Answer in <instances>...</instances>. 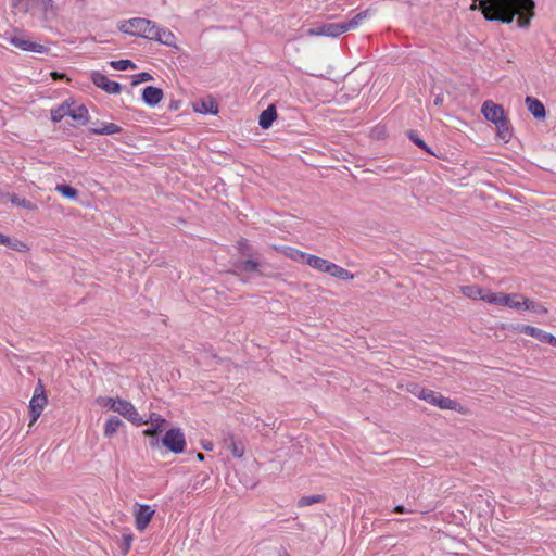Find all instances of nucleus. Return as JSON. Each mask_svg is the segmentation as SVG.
Instances as JSON below:
<instances>
[{"instance_id":"1","label":"nucleus","mask_w":556,"mask_h":556,"mask_svg":"<svg viewBox=\"0 0 556 556\" xmlns=\"http://www.w3.org/2000/svg\"><path fill=\"white\" fill-rule=\"evenodd\" d=\"M535 3L533 0H480L479 9L485 20L511 23L519 15L518 26L526 28L534 16Z\"/></svg>"},{"instance_id":"2","label":"nucleus","mask_w":556,"mask_h":556,"mask_svg":"<svg viewBox=\"0 0 556 556\" xmlns=\"http://www.w3.org/2000/svg\"><path fill=\"white\" fill-rule=\"evenodd\" d=\"M370 16V11L366 10L356 14L349 22L323 24L307 30V35L312 37H338L341 34L356 28L364 20Z\"/></svg>"},{"instance_id":"3","label":"nucleus","mask_w":556,"mask_h":556,"mask_svg":"<svg viewBox=\"0 0 556 556\" xmlns=\"http://www.w3.org/2000/svg\"><path fill=\"white\" fill-rule=\"evenodd\" d=\"M306 265L318 273L327 274L339 280H353L354 275L348 269L317 255L309 254Z\"/></svg>"},{"instance_id":"4","label":"nucleus","mask_w":556,"mask_h":556,"mask_svg":"<svg viewBox=\"0 0 556 556\" xmlns=\"http://www.w3.org/2000/svg\"><path fill=\"white\" fill-rule=\"evenodd\" d=\"M65 116L85 125L88 122V110L84 105L65 102L51 111V119L55 123L62 121Z\"/></svg>"},{"instance_id":"5","label":"nucleus","mask_w":556,"mask_h":556,"mask_svg":"<svg viewBox=\"0 0 556 556\" xmlns=\"http://www.w3.org/2000/svg\"><path fill=\"white\" fill-rule=\"evenodd\" d=\"M419 399H422L429 404L438 406L441 409H451L460 414L467 413V409L457 401L445 397L441 393L429 389H421L419 391Z\"/></svg>"},{"instance_id":"6","label":"nucleus","mask_w":556,"mask_h":556,"mask_svg":"<svg viewBox=\"0 0 556 556\" xmlns=\"http://www.w3.org/2000/svg\"><path fill=\"white\" fill-rule=\"evenodd\" d=\"M152 24L150 20L141 18V17H135L127 21H123L118 29L127 35L130 36H138L146 39H149L150 31L152 29Z\"/></svg>"},{"instance_id":"7","label":"nucleus","mask_w":556,"mask_h":556,"mask_svg":"<svg viewBox=\"0 0 556 556\" xmlns=\"http://www.w3.org/2000/svg\"><path fill=\"white\" fill-rule=\"evenodd\" d=\"M521 293H504V292H491L488 291L484 302L495 305L509 307L515 311H521V303L523 300Z\"/></svg>"},{"instance_id":"8","label":"nucleus","mask_w":556,"mask_h":556,"mask_svg":"<svg viewBox=\"0 0 556 556\" xmlns=\"http://www.w3.org/2000/svg\"><path fill=\"white\" fill-rule=\"evenodd\" d=\"M4 39L14 48L24 52H33L37 54H43L48 52L47 47H45L43 45L35 42L27 36L16 31L9 36H4Z\"/></svg>"},{"instance_id":"9","label":"nucleus","mask_w":556,"mask_h":556,"mask_svg":"<svg viewBox=\"0 0 556 556\" xmlns=\"http://www.w3.org/2000/svg\"><path fill=\"white\" fill-rule=\"evenodd\" d=\"M47 404L48 397L45 392V387L39 382L34 390V394L28 405L30 414L29 427H31L38 420Z\"/></svg>"},{"instance_id":"10","label":"nucleus","mask_w":556,"mask_h":556,"mask_svg":"<svg viewBox=\"0 0 556 556\" xmlns=\"http://www.w3.org/2000/svg\"><path fill=\"white\" fill-rule=\"evenodd\" d=\"M114 413L121 415L135 426H141L146 419L138 413L137 408L128 401L118 397Z\"/></svg>"},{"instance_id":"11","label":"nucleus","mask_w":556,"mask_h":556,"mask_svg":"<svg viewBox=\"0 0 556 556\" xmlns=\"http://www.w3.org/2000/svg\"><path fill=\"white\" fill-rule=\"evenodd\" d=\"M162 444L174 454H181L186 446L185 435L178 428L166 431L162 439Z\"/></svg>"},{"instance_id":"12","label":"nucleus","mask_w":556,"mask_h":556,"mask_svg":"<svg viewBox=\"0 0 556 556\" xmlns=\"http://www.w3.org/2000/svg\"><path fill=\"white\" fill-rule=\"evenodd\" d=\"M155 515V509L149 504H136L134 509L135 527L138 531H144Z\"/></svg>"},{"instance_id":"13","label":"nucleus","mask_w":556,"mask_h":556,"mask_svg":"<svg viewBox=\"0 0 556 556\" xmlns=\"http://www.w3.org/2000/svg\"><path fill=\"white\" fill-rule=\"evenodd\" d=\"M91 81L109 94H118L122 87L118 83L110 80L104 74L93 71L90 74Z\"/></svg>"},{"instance_id":"14","label":"nucleus","mask_w":556,"mask_h":556,"mask_svg":"<svg viewBox=\"0 0 556 556\" xmlns=\"http://www.w3.org/2000/svg\"><path fill=\"white\" fill-rule=\"evenodd\" d=\"M149 40H154L162 45L177 48L175 35L168 29L156 26L154 23L152 24Z\"/></svg>"},{"instance_id":"15","label":"nucleus","mask_w":556,"mask_h":556,"mask_svg":"<svg viewBox=\"0 0 556 556\" xmlns=\"http://www.w3.org/2000/svg\"><path fill=\"white\" fill-rule=\"evenodd\" d=\"M481 112L485 119L494 124H498L500 122L506 118L503 106L500 104H495L491 100H488L482 104Z\"/></svg>"},{"instance_id":"16","label":"nucleus","mask_w":556,"mask_h":556,"mask_svg":"<svg viewBox=\"0 0 556 556\" xmlns=\"http://www.w3.org/2000/svg\"><path fill=\"white\" fill-rule=\"evenodd\" d=\"M143 425H148L149 427L143 431L146 437L155 438L159 433L163 432L167 421L160 415L152 414L149 419H146Z\"/></svg>"},{"instance_id":"17","label":"nucleus","mask_w":556,"mask_h":556,"mask_svg":"<svg viewBox=\"0 0 556 556\" xmlns=\"http://www.w3.org/2000/svg\"><path fill=\"white\" fill-rule=\"evenodd\" d=\"M163 90L157 87L148 86L142 91V101L149 106L157 105L163 100Z\"/></svg>"},{"instance_id":"18","label":"nucleus","mask_w":556,"mask_h":556,"mask_svg":"<svg viewBox=\"0 0 556 556\" xmlns=\"http://www.w3.org/2000/svg\"><path fill=\"white\" fill-rule=\"evenodd\" d=\"M501 328L502 329L511 328L515 331H518L520 333H525L527 336L535 338V339H538L541 342H543V338H544V336L546 333V331H544V330H542L540 328L530 326V325H520V324H518L516 326L502 325Z\"/></svg>"},{"instance_id":"19","label":"nucleus","mask_w":556,"mask_h":556,"mask_svg":"<svg viewBox=\"0 0 556 556\" xmlns=\"http://www.w3.org/2000/svg\"><path fill=\"white\" fill-rule=\"evenodd\" d=\"M276 250L279 251L285 256H287L288 258H290L296 263H300V264H306L308 255H309L308 253H305V252L298 250L295 248H292V247H280V248H276Z\"/></svg>"},{"instance_id":"20","label":"nucleus","mask_w":556,"mask_h":556,"mask_svg":"<svg viewBox=\"0 0 556 556\" xmlns=\"http://www.w3.org/2000/svg\"><path fill=\"white\" fill-rule=\"evenodd\" d=\"M124 427V422L116 416H110L103 425V435L105 439H112Z\"/></svg>"},{"instance_id":"21","label":"nucleus","mask_w":556,"mask_h":556,"mask_svg":"<svg viewBox=\"0 0 556 556\" xmlns=\"http://www.w3.org/2000/svg\"><path fill=\"white\" fill-rule=\"evenodd\" d=\"M35 7L41 12L45 20H52L56 15L53 0H33Z\"/></svg>"},{"instance_id":"22","label":"nucleus","mask_w":556,"mask_h":556,"mask_svg":"<svg viewBox=\"0 0 556 556\" xmlns=\"http://www.w3.org/2000/svg\"><path fill=\"white\" fill-rule=\"evenodd\" d=\"M528 111L536 118L545 116V108L541 101L535 98L527 97L525 100Z\"/></svg>"},{"instance_id":"23","label":"nucleus","mask_w":556,"mask_h":556,"mask_svg":"<svg viewBox=\"0 0 556 556\" xmlns=\"http://www.w3.org/2000/svg\"><path fill=\"white\" fill-rule=\"evenodd\" d=\"M193 110H194V112L200 113V114L216 115L218 113V106H217L216 102L212 99L194 103Z\"/></svg>"},{"instance_id":"24","label":"nucleus","mask_w":556,"mask_h":556,"mask_svg":"<svg viewBox=\"0 0 556 556\" xmlns=\"http://www.w3.org/2000/svg\"><path fill=\"white\" fill-rule=\"evenodd\" d=\"M277 118V112L274 105H269L264 110L258 118V124L263 129H268Z\"/></svg>"},{"instance_id":"25","label":"nucleus","mask_w":556,"mask_h":556,"mask_svg":"<svg viewBox=\"0 0 556 556\" xmlns=\"http://www.w3.org/2000/svg\"><path fill=\"white\" fill-rule=\"evenodd\" d=\"M521 304V311H529L538 315H546L548 313V309L543 304L538 303L526 295L523 296Z\"/></svg>"},{"instance_id":"26","label":"nucleus","mask_w":556,"mask_h":556,"mask_svg":"<svg viewBox=\"0 0 556 556\" xmlns=\"http://www.w3.org/2000/svg\"><path fill=\"white\" fill-rule=\"evenodd\" d=\"M462 293L472 300L480 299L484 301V298L486 296L488 291L485 292L482 288L475 285L469 286H463L460 287Z\"/></svg>"},{"instance_id":"27","label":"nucleus","mask_w":556,"mask_h":556,"mask_svg":"<svg viewBox=\"0 0 556 556\" xmlns=\"http://www.w3.org/2000/svg\"><path fill=\"white\" fill-rule=\"evenodd\" d=\"M122 131V128L114 123H103L99 127L90 128V132L94 135H114Z\"/></svg>"},{"instance_id":"28","label":"nucleus","mask_w":556,"mask_h":556,"mask_svg":"<svg viewBox=\"0 0 556 556\" xmlns=\"http://www.w3.org/2000/svg\"><path fill=\"white\" fill-rule=\"evenodd\" d=\"M324 501L325 496L323 494L304 495L299 498L296 505L299 508H304L314 504L323 503Z\"/></svg>"},{"instance_id":"29","label":"nucleus","mask_w":556,"mask_h":556,"mask_svg":"<svg viewBox=\"0 0 556 556\" xmlns=\"http://www.w3.org/2000/svg\"><path fill=\"white\" fill-rule=\"evenodd\" d=\"M117 399L118 396H98L94 402L100 408L114 412Z\"/></svg>"},{"instance_id":"30","label":"nucleus","mask_w":556,"mask_h":556,"mask_svg":"<svg viewBox=\"0 0 556 556\" xmlns=\"http://www.w3.org/2000/svg\"><path fill=\"white\" fill-rule=\"evenodd\" d=\"M497 128V137L504 142H508L511 138V131L509 129L508 121L505 118L504 121L495 124Z\"/></svg>"},{"instance_id":"31","label":"nucleus","mask_w":556,"mask_h":556,"mask_svg":"<svg viewBox=\"0 0 556 556\" xmlns=\"http://www.w3.org/2000/svg\"><path fill=\"white\" fill-rule=\"evenodd\" d=\"M55 190L66 199L76 200L78 191L68 185H56Z\"/></svg>"},{"instance_id":"32","label":"nucleus","mask_w":556,"mask_h":556,"mask_svg":"<svg viewBox=\"0 0 556 556\" xmlns=\"http://www.w3.org/2000/svg\"><path fill=\"white\" fill-rule=\"evenodd\" d=\"M10 201L12 202V204H15L17 206H21V207L29 210V211L37 210V205L36 204H34L33 202H30V201H28L26 199H22V198H20L16 194L10 195Z\"/></svg>"},{"instance_id":"33","label":"nucleus","mask_w":556,"mask_h":556,"mask_svg":"<svg viewBox=\"0 0 556 556\" xmlns=\"http://www.w3.org/2000/svg\"><path fill=\"white\" fill-rule=\"evenodd\" d=\"M228 448L236 458H241L244 455L245 448L241 442L231 440L228 444Z\"/></svg>"},{"instance_id":"34","label":"nucleus","mask_w":556,"mask_h":556,"mask_svg":"<svg viewBox=\"0 0 556 556\" xmlns=\"http://www.w3.org/2000/svg\"><path fill=\"white\" fill-rule=\"evenodd\" d=\"M110 66L117 71H126L128 68H136V65L130 60L111 61Z\"/></svg>"},{"instance_id":"35","label":"nucleus","mask_w":556,"mask_h":556,"mask_svg":"<svg viewBox=\"0 0 556 556\" xmlns=\"http://www.w3.org/2000/svg\"><path fill=\"white\" fill-rule=\"evenodd\" d=\"M2 245L9 247L18 252H27L29 250V245L21 240H12L9 237V243H3Z\"/></svg>"},{"instance_id":"36","label":"nucleus","mask_w":556,"mask_h":556,"mask_svg":"<svg viewBox=\"0 0 556 556\" xmlns=\"http://www.w3.org/2000/svg\"><path fill=\"white\" fill-rule=\"evenodd\" d=\"M258 266H260L258 262H256L255 260L249 258V260L243 261L239 265V269L244 273H254L258 269Z\"/></svg>"},{"instance_id":"37","label":"nucleus","mask_w":556,"mask_h":556,"mask_svg":"<svg viewBox=\"0 0 556 556\" xmlns=\"http://www.w3.org/2000/svg\"><path fill=\"white\" fill-rule=\"evenodd\" d=\"M151 80H153V76L150 73L142 72V73H139V74H136L132 76L131 85L136 86L141 83L151 81Z\"/></svg>"},{"instance_id":"38","label":"nucleus","mask_w":556,"mask_h":556,"mask_svg":"<svg viewBox=\"0 0 556 556\" xmlns=\"http://www.w3.org/2000/svg\"><path fill=\"white\" fill-rule=\"evenodd\" d=\"M132 535L131 534H124L123 535V544H124V555H126L128 553V551L130 549L131 547V544H132Z\"/></svg>"},{"instance_id":"39","label":"nucleus","mask_w":556,"mask_h":556,"mask_svg":"<svg viewBox=\"0 0 556 556\" xmlns=\"http://www.w3.org/2000/svg\"><path fill=\"white\" fill-rule=\"evenodd\" d=\"M543 342L556 346V337L553 336L552 333L546 332L543 338Z\"/></svg>"},{"instance_id":"40","label":"nucleus","mask_w":556,"mask_h":556,"mask_svg":"<svg viewBox=\"0 0 556 556\" xmlns=\"http://www.w3.org/2000/svg\"><path fill=\"white\" fill-rule=\"evenodd\" d=\"M419 149H422L424 151H426L428 154H431V155H437L434 152H432L430 150V148L421 140L419 139Z\"/></svg>"},{"instance_id":"41","label":"nucleus","mask_w":556,"mask_h":556,"mask_svg":"<svg viewBox=\"0 0 556 556\" xmlns=\"http://www.w3.org/2000/svg\"><path fill=\"white\" fill-rule=\"evenodd\" d=\"M3 243H9V237L0 233V245H2Z\"/></svg>"},{"instance_id":"42","label":"nucleus","mask_w":556,"mask_h":556,"mask_svg":"<svg viewBox=\"0 0 556 556\" xmlns=\"http://www.w3.org/2000/svg\"><path fill=\"white\" fill-rule=\"evenodd\" d=\"M51 76L54 78V79H59V78H64L65 77V74H60L58 72H52L51 73Z\"/></svg>"},{"instance_id":"43","label":"nucleus","mask_w":556,"mask_h":556,"mask_svg":"<svg viewBox=\"0 0 556 556\" xmlns=\"http://www.w3.org/2000/svg\"><path fill=\"white\" fill-rule=\"evenodd\" d=\"M395 513H404L406 511L405 507L403 505H397L394 507Z\"/></svg>"},{"instance_id":"44","label":"nucleus","mask_w":556,"mask_h":556,"mask_svg":"<svg viewBox=\"0 0 556 556\" xmlns=\"http://www.w3.org/2000/svg\"><path fill=\"white\" fill-rule=\"evenodd\" d=\"M442 102H443L442 97L441 96H437L435 99H434V104L435 105H440V104H442Z\"/></svg>"},{"instance_id":"45","label":"nucleus","mask_w":556,"mask_h":556,"mask_svg":"<svg viewBox=\"0 0 556 556\" xmlns=\"http://www.w3.org/2000/svg\"><path fill=\"white\" fill-rule=\"evenodd\" d=\"M203 448L206 451H211L213 448V444L212 443L203 444Z\"/></svg>"},{"instance_id":"46","label":"nucleus","mask_w":556,"mask_h":556,"mask_svg":"<svg viewBox=\"0 0 556 556\" xmlns=\"http://www.w3.org/2000/svg\"><path fill=\"white\" fill-rule=\"evenodd\" d=\"M409 138L415 142L417 143V137L414 135V132H409Z\"/></svg>"},{"instance_id":"47","label":"nucleus","mask_w":556,"mask_h":556,"mask_svg":"<svg viewBox=\"0 0 556 556\" xmlns=\"http://www.w3.org/2000/svg\"><path fill=\"white\" fill-rule=\"evenodd\" d=\"M157 444H159V440H157V439L152 440V441L150 442V445H151V446H157Z\"/></svg>"},{"instance_id":"48","label":"nucleus","mask_w":556,"mask_h":556,"mask_svg":"<svg viewBox=\"0 0 556 556\" xmlns=\"http://www.w3.org/2000/svg\"><path fill=\"white\" fill-rule=\"evenodd\" d=\"M197 458L202 462L204 460V455L202 453H198Z\"/></svg>"},{"instance_id":"49","label":"nucleus","mask_w":556,"mask_h":556,"mask_svg":"<svg viewBox=\"0 0 556 556\" xmlns=\"http://www.w3.org/2000/svg\"><path fill=\"white\" fill-rule=\"evenodd\" d=\"M177 108H178V104H177V103H176V104H172V105H170V109H173V110H176Z\"/></svg>"},{"instance_id":"50","label":"nucleus","mask_w":556,"mask_h":556,"mask_svg":"<svg viewBox=\"0 0 556 556\" xmlns=\"http://www.w3.org/2000/svg\"><path fill=\"white\" fill-rule=\"evenodd\" d=\"M15 1H16V2H15V5H16V4H17V2H20L21 0H15Z\"/></svg>"}]
</instances>
